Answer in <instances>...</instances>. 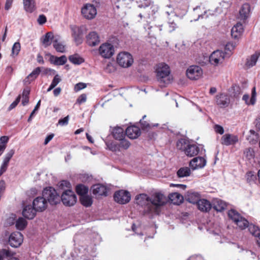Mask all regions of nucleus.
Here are the masks:
<instances>
[{
  "label": "nucleus",
  "instance_id": "nucleus-1",
  "mask_svg": "<svg viewBox=\"0 0 260 260\" xmlns=\"http://www.w3.org/2000/svg\"><path fill=\"white\" fill-rule=\"evenodd\" d=\"M156 77L159 85L165 87L171 83L173 78L170 75V69L168 65L165 63H160L155 67Z\"/></svg>",
  "mask_w": 260,
  "mask_h": 260
},
{
  "label": "nucleus",
  "instance_id": "nucleus-2",
  "mask_svg": "<svg viewBox=\"0 0 260 260\" xmlns=\"http://www.w3.org/2000/svg\"><path fill=\"white\" fill-rule=\"evenodd\" d=\"M167 198L160 192H155L150 197V205L148 207L149 211H152V214H158L160 212V207L167 203Z\"/></svg>",
  "mask_w": 260,
  "mask_h": 260
},
{
  "label": "nucleus",
  "instance_id": "nucleus-3",
  "mask_svg": "<svg viewBox=\"0 0 260 260\" xmlns=\"http://www.w3.org/2000/svg\"><path fill=\"white\" fill-rule=\"evenodd\" d=\"M229 218L231 219L241 230H244L248 225V221L235 209L229 210Z\"/></svg>",
  "mask_w": 260,
  "mask_h": 260
},
{
  "label": "nucleus",
  "instance_id": "nucleus-4",
  "mask_svg": "<svg viewBox=\"0 0 260 260\" xmlns=\"http://www.w3.org/2000/svg\"><path fill=\"white\" fill-rule=\"evenodd\" d=\"M42 196L51 205H56L60 202L59 196L52 187L45 188L43 191Z\"/></svg>",
  "mask_w": 260,
  "mask_h": 260
},
{
  "label": "nucleus",
  "instance_id": "nucleus-5",
  "mask_svg": "<svg viewBox=\"0 0 260 260\" xmlns=\"http://www.w3.org/2000/svg\"><path fill=\"white\" fill-rule=\"evenodd\" d=\"M117 63L122 68H128L134 62L132 55L128 52H122L119 53L117 57Z\"/></svg>",
  "mask_w": 260,
  "mask_h": 260
},
{
  "label": "nucleus",
  "instance_id": "nucleus-6",
  "mask_svg": "<svg viewBox=\"0 0 260 260\" xmlns=\"http://www.w3.org/2000/svg\"><path fill=\"white\" fill-rule=\"evenodd\" d=\"M136 203L144 207V212L145 214H152V211H149L148 207H151L150 205V197L145 193H141L136 196Z\"/></svg>",
  "mask_w": 260,
  "mask_h": 260
},
{
  "label": "nucleus",
  "instance_id": "nucleus-7",
  "mask_svg": "<svg viewBox=\"0 0 260 260\" xmlns=\"http://www.w3.org/2000/svg\"><path fill=\"white\" fill-rule=\"evenodd\" d=\"M61 199L63 205L66 206H72L77 202L76 194L70 189L66 190L62 192Z\"/></svg>",
  "mask_w": 260,
  "mask_h": 260
},
{
  "label": "nucleus",
  "instance_id": "nucleus-8",
  "mask_svg": "<svg viewBox=\"0 0 260 260\" xmlns=\"http://www.w3.org/2000/svg\"><path fill=\"white\" fill-rule=\"evenodd\" d=\"M81 14L85 19L92 20L95 17L97 14V10L93 5L86 4L84 5L81 9Z\"/></svg>",
  "mask_w": 260,
  "mask_h": 260
},
{
  "label": "nucleus",
  "instance_id": "nucleus-9",
  "mask_svg": "<svg viewBox=\"0 0 260 260\" xmlns=\"http://www.w3.org/2000/svg\"><path fill=\"white\" fill-rule=\"evenodd\" d=\"M186 75L190 80H197L203 75V70L198 66H191L186 70Z\"/></svg>",
  "mask_w": 260,
  "mask_h": 260
},
{
  "label": "nucleus",
  "instance_id": "nucleus-10",
  "mask_svg": "<svg viewBox=\"0 0 260 260\" xmlns=\"http://www.w3.org/2000/svg\"><path fill=\"white\" fill-rule=\"evenodd\" d=\"M114 199L117 203L124 204L128 203L131 200V194L126 190H120L115 192Z\"/></svg>",
  "mask_w": 260,
  "mask_h": 260
},
{
  "label": "nucleus",
  "instance_id": "nucleus-11",
  "mask_svg": "<svg viewBox=\"0 0 260 260\" xmlns=\"http://www.w3.org/2000/svg\"><path fill=\"white\" fill-rule=\"evenodd\" d=\"M99 52L102 57L105 58H109L114 53V48L111 44H103L99 48Z\"/></svg>",
  "mask_w": 260,
  "mask_h": 260
},
{
  "label": "nucleus",
  "instance_id": "nucleus-12",
  "mask_svg": "<svg viewBox=\"0 0 260 260\" xmlns=\"http://www.w3.org/2000/svg\"><path fill=\"white\" fill-rule=\"evenodd\" d=\"M225 53L222 51L217 50L214 51L209 56V61L211 64L217 66L221 63L224 58Z\"/></svg>",
  "mask_w": 260,
  "mask_h": 260
},
{
  "label": "nucleus",
  "instance_id": "nucleus-13",
  "mask_svg": "<svg viewBox=\"0 0 260 260\" xmlns=\"http://www.w3.org/2000/svg\"><path fill=\"white\" fill-rule=\"evenodd\" d=\"M22 242L23 235L20 232H14L9 237V243L13 247H18L21 245Z\"/></svg>",
  "mask_w": 260,
  "mask_h": 260
},
{
  "label": "nucleus",
  "instance_id": "nucleus-14",
  "mask_svg": "<svg viewBox=\"0 0 260 260\" xmlns=\"http://www.w3.org/2000/svg\"><path fill=\"white\" fill-rule=\"evenodd\" d=\"M32 205L33 207L37 211L42 212L46 209L47 207V202L43 196L38 197L34 199Z\"/></svg>",
  "mask_w": 260,
  "mask_h": 260
},
{
  "label": "nucleus",
  "instance_id": "nucleus-15",
  "mask_svg": "<svg viewBox=\"0 0 260 260\" xmlns=\"http://www.w3.org/2000/svg\"><path fill=\"white\" fill-rule=\"evenodd\" d=\"M244 31L243 25L241 23H237L231 29V35L232 39L239 41Z\"/></svg>",
  "mask_w": 260,
  "mask_h": 260
},
{
  "label": "nucleus",
  "instance_id": "nucleus-16",
  "mask_svg": "<svg viewBox=\"0 0 260 260\" xmlns=\"http://www.w3.org/2000/svg\"><path fill=\"white\" fill-rule=\"evenodd\" d=\"M206 165V160L203 157L193 158L189 162V166L192 170L204 168Z\"/></svg>",
  "mask_w": 260,
  "mask_h": 260
},
{
  "label": "nucleus",
  "instance_id": "nucleus-17",
  "mask_svg": "<svg viewBox=\"0 0 260 260\" xmlns=\"http://www.w3.org/2000/svg\"><path fill=\"white\" fill-rule=\"evenodd\" d=\"M197 205L198 209L203 212H208L212 207L211 203L206 199H200Z\"/></svg>",
  "mask_w": 260,
  "mask_h": 260
},
{
  "label": "nucleus",
  "instance_id": "nucleus-18",
  "mask_svg": "<svg viewBox=\"0 0 260 260\" xmlns=\"http://www.w3.org/2000/svg\"><path fill=\"white\" fill-rule=\"evenodd\" d=\"M141 132L139 127L136 126L128 127L125 131V134L132 139L138 138L140 135Z\"/></svg>",
  "mask_w": 260,
  "mask_h": 260
},
{
  "label": "nucleus",
  "instance_id": "nucleus-19",
  "mask_svg": "<svg viewBox=\"0 0 260 260\" xmlns=\"http://www.w3.org/2000/svg\"><path fill=\"white\" fill-rule=\"evenodd\" d=\"M86 38L87 44L91 46H96L100 42L99 36L95 31H92L89 33Z\"/></svg>",
  "mask_w": 260,
  "mask_h": 260
},
{
  "label": "nucleus",
  "instance_id": "nucleus-20",
  "mask_svg": "<svg viewBox=\"0 0 260 260\" xmlns=\"http://www.w3.org/2000/svg\"><path fill=\"white\" fill-rule=\"evenodd\" d=\"M92 193L96 197L101 196H107V188L101 184H95L92 186Z\"/></svg>",
  "mask_w": 260,
  "mask_h": 260
},
{
  "label": "nucleus",
  "instance_id": "nucleus-21",
  "mask_svg": "<svg viewBox=\"0 0 260 260\" xmlns=\"http://www.w3.org/2000/svg\"><path fill=\"white\" fill-rule=\"evenodd\" d=\"M37 211L34 207L31 205H27L25 206L22 211L23 216L28 219H33L36 214Z\"/></svg>",
  "mask_w": 260,
  "mask_h": 260
},
{
  "label": "nucleus",
  "instance_id": "nucleus-22",
  "mask_svg": "<svg viewBox=\"0 0 260 260\" xmlns=\"http://www.w3.org/2000/svg\"><path fill=\"white\" fill-rule=\"evenodd\" d=\"M250 5L248 3L244 4L239 10L240 18L241 20L246 19L249 16Z\"/></svg>",
  "mask_w": 260,
  "mask_h": 260
},
{
  "label": "nucleus",
  "instance_id": "nucleus-23",
  "mask_svg": "<svg viewBox=\"0 0 260 260\" xmlns=\"http://www.w3.org/2000/svg\"><path fill=\"white\" fill-rule=\"evenodd\" d=\"M199 152V148L195 144H190L187 145V148L184 151L185 154L189 157H192L197 155Z\"/></svg>",
  "mask_w": 260,
  "mask_h": 260
},
{
  "label": "nucleus",
  "instance_id": "nucleus-24",
  "mask_svg": "<svg viewBox=\"0 0 260 260\" xmlns=\"http://www.w3.org/2000/svg\"><path fill=\"white\" fill-rule=\"evenodd\" d=\"M15 253L11 251L9 249H2L0 250V260H4L5 257H12L8 260H19L15 257H12Z\"/></svg>",
  "mask_w": 260,
  "mask_h": 260
},
{
  "label": "nucleus",
  "instance_id": "nucleus-25",
  "mask_svg": "<svg viewBox=\"0 0 260 260\" xmlns=\"http://www.w3.org/2000/svg\"><path fill=\"white\" fill-rule=\"evenodd\" d=\"M50 61L55 65L61 66L67 62V58L65 55H62L60 57L52 55L50 57Z\"/></svg>",
  "mask_w": 260,
  "mask_h": 260
},
{
  "label": "nucleus",
  "instance_id": "nucleus-26",
  "mask_svg": "<svg viewBox=\"0 0 260 260\" xmlns=\"http://www.w3.org/2000/svg\"><path fill=\"white\" fill-rule=\"evenodd\" d=\"M41 71V68L37 67L32 72L30 73L24 80L25 83L29 84L30 81L34 80L37 78Z\"/></svg>",
  "mask_w": 260,
  "mask_h": 260
},
{
  "label": "nucleus",
  "instance_id": "nucleus-27",
  "mask_svg": "<svg viewBox=\"0 0 260 260\" xmlns=\"http://www.w3.org/2000/svg\"><path fill=\"white\" fill-rule=\"evenodd\" d=\"M249 95L244 94L243 96L242 99H243V100H244L245 102V103L247 105H254L255 104V101H256V91H255V87H253L252 89L251 97L250 100H249Z\"/></svg>",
  "mask_w": 260,
  "mask_h": 260
},
{
  "label": "nucleus",
  "instance_id": "nucleus-28",
  "mask_svg": "<svg viewBox=\"0 0 260 260\" xmlns=\"http://www.w3.org/2000/svg\"><path fill=\"white\" fill-rule=\"evenodd\" d=\"M24 10L28 13H32L35 10V0H23Z\"/></svg>",
  "mask_w": 260,
  "mask_h": 260
},
{
  "label": "nucleus",
  "instance_id": "nucleus-29",
  "mask_svg": "<svg viewBox=\"0 0 260 260\" xmlns=\"http://www.w3.org/2000/svg\"><path fill=\"white\" fill-rule=\"evenodd\" d=\"M260 56V52L256 51L253 54H252L249 59H247L246 66L250 68L255 66L257 59Z\"/></svg>",
  "mask_w": 260,
  "mask_h": 260
},
{
  "label": "nucleus",
  "instance_id": "nucleus-30",
  "mask_svg": "<svg viewBox=\"0 0 260 260\" xmlns=\"http://www.w3.org/2000/svg\"><path fill=\"white\" fill-rule=\"evenodd\" d=\"M125 133H124L123 129L120 127H116L113 129L112 135L117 140L125 138Z\"/></svg>",
  "mask_w": 260,
  "mask_h": 260
},
{
  "label": "nucleus",
  "instance_id": "nucleus-31",
  "mask_svg": "<svg viewBox=\"0 0 260 260\" xmlns=\"http://www.w3.org/2000/svg\"><path fill=\"white\" fill-rule=\"evenodd\" d=\"M81 204L86 207H89L91 206L93 203L92 198L87 194L81 196L80 197Z\"/></svg>",
  "mask_w": 260,
  "mask_h": 260
},
{
  "label": "nucleus",
  "instance_id": "nucleus-32",
  "mask_svg": "<svg viewBox=\"0 0 260 260\" xmlns=\"http://www.w3.org/2000/svg\"><path fill=\"white\" fill-rule=\"evenodd\" d=\"M53 39V35L52 32H49L42 38V44L44 47H47L51 44Z\"/></svg>",
  "mask_w": 260,
  "mask_h": 260
},
{
  "label": "nucleus",
  "instance_id": "nucleus-33",
  "mask_svg": "<svg viewBox=\"0 0 260 260\" xmlns=\"http://www.w3.org/2000/svg\"><path fill=\"white\" fill-rule=\"evenodd\" d=\"M227 95L225 94H220L216 96V103L221 108L226 107Z\"/></svg>",
  "mask_w": 260,
  "mask_h": 260
},
{
  "label": "nucleus",
  "instance_id": "nucleus-34",
  "mask_svg": "<svg viewBox=\"0 0 260 260\" xmlns=\"http://www.w3.org/2000/svg\"><path fill=\"white\" fill-rule=\"evenodd\" d=\"M170 200L174 204H179L183 200V197L178 192H174L170 194L169 196Z\"/></svg>",
  "mask_w": 260,
  "mask_h": 260
},
{
  "label": "nucleus",
  "instance_id": "nucleus-35",
  "mask_svg": "<svg viewBox=\"0 0 260 260\" xmlns=\"http://www.w3.org/2000/svg\"><path fill=\"white\" fill-rule=\"evenodd\" d=\"M190 174L191 171L188 167H181L177 172V175L179 178L188 177Z\"/></svg>",
  "mask_w": 260,
  "mask_h": 260
},
{
  "label": "nucleus",
  "instance_id": "nucleus-36",
  "mask_svg": "<svg viewBox=\"0 0 260 260\" xmlns=\"http://www.w3.org/2000/svg\"><path fill=\"white\" fill-rule=\"evenodd\" d=\"M246 228H248L249 232L253 236H260V230L258 226L248 222V225Z\"/></svg>",
  "mask_w": 260,
  "mask_h": 260
},
{
  "label": "nucleus",
  "instance_id": "nucleus-37",
  "mask_svg": "<svg viewBox=\"0 0 260 260\" xmlns=\"http://www.w3.org/2000/svg\"><path fill=\"white\" fill-rule=\"evenodd\" d=\"M200 194L198 192H191L187 196V200L193 204L197 203L198 201L200 200Z\"/></svg>",
  "mask_w": 260,
  "mask_h": 260
},
{
  "label": "nucleus",
  "instance_id": "nucleus-38",
  "mask_svg": "<svg viewBox=\"0 0 260 260\" xmlns=\"http://www.w3.org/2000/svg\"><path fill=\"white\" fill-rule=\"evenodd\" d=\"M76 191L78 194L81 196L85 195L88 191V188L84 185L78 184L76 187Z\"/></svg>",
  "mask_w": 260,
  "mask_h": 260
},
{
  "label": "nucleus",
  "instance_id": "nucleus-39",
  "mask_svg": "<svg viewBox=\"0 0 260 260\" xmlns=\"http://www.w3.org/2000/svg\"><path fill=\"white\" fill-rule=\"evenodd\" d=\"M225 203L221 200H217L213 203L212 207L218 212H221L225 209Z\"/></svg>",
  "mask_w": 260,
  "mask_h": 260
},
{
  "label": "nucleus",
  "instance_id": "nucleus-40",
  "mask_svg": "<svg viewBox=\"0 0 260 260\" xmlns=\"http://www.w3.org/2000/svg\"><path fill=\"white\" fill-rule=\"evenodd\" d=\"M69 59L75 64H80L84 62V59L76 54L70 56Z\"/></svg>",
  "mask_w": 260,
  "mask_h": 260
},
{
  "label": "nucleus",
  "instance_id": "nucleus-41",
  "mask_svg": "<svg viewBox=\"0 0 260 260\" xmlns=\"http://www.w3.org/2000/svg\"><path fill=\"white\" fill-rule=\"evenodd\" d=\"M9 141L8 136H2L0 138V156L2 154L6 148V144Z\"/></svg>",
  "mask_w": 260,
  "mask_h": 260
},
{
  "label": "nucleus",
  "instance_id": "nucleus-42",
  "mask_svg": "<svg viewBox=\"0 0 260 260\" xmlns=\"http://www.w3.org/2000/svg\"><path fill=\"white\" fill-rule=\"evenodd\" d=\"M27 225V221L22 217H19L16 221V227L19 230H23Z\"/></svg>",
  "mask_w": 260,
  "mask_h": 260
},
{
  "label": "nucleus",
  "instance_id": "nucleus-43",
  "mask_svg": "<svg viewBox=\"0 0 260 260\" xmlns=\"http://www.w3.org/2000/svg\"><path fill=\"white\" fill-rule=\"evenodd\" d=\"M244 156L248 160L253 159L255 156L253 149L250 147L246 148L244 150Z\"/></svg>",
  "mask_w": 260,
  "mask_h": 260
},
{
  "label": "nucleus",
  "instance_id": "nucleus-44",
  "mask_svg": "<svg viewBox=\"0 0 260 260\" xmlns=\"http://www.w3.org/2000/svg\"><path fill=\"white\" fill-rule=\"evenodd\" d=\"M53 45L57 52L63 53L65 51L64 45L57 40H55L53 41Z\"/></svg>",
  "mask_w": 260,
  "mask_h": 260
},
{
  "label": "nucleus",
  "instance_id": "nucleus-45",
  "mask_svg": "<svg viewBox=\"0 0 260 260\" xmlns=\"http://www.w3.org/2000/svg\"><path fill=\"white\" fill-rule=\"evenodd\" d=\"M188 144L189 143L185 139H181L177 141L176 146L178 149L183 150L184 152L187 148V145H188Z\"/></svg>",
  "mask_w": 260,
  "mask_h": 260
},
{
  "label": "nucleus",
  "instance_id": "nucleus-46",
  "mask_svg": "<svg viewBox=\"0 0 260 260\" xmlns=\"http://www.w3.org/2000/svg\"><path fill=\"white\" fill-rule=\"evenodd\" d=\"M29 92V90L27 88L24 89L23 91L22 100V104L23 106H25L28 103Z\"/></svg>",
  "mask_w": 260,
  "mask_h": 260
},
{
  "label": "nucleus",
  "instance_id": "nucleus-47",
  "mask_svg": "<svg viewBox=\"0 0 260 260\" xmlns=\"http://www.w3.org/2000/svg\"><path fill=\"white\" fill-rule=\"evenodd\" d=\"M119 148L126 150L129 147L131 143L127 140L125 139V138H122L121 139L119 140Z\"/></svg>",
  "mask_w": 260,
  "mask_h": 260
},
{
  "label": "nucleus",
  "instance_id": "nucleus-48",
  "mask_svg": "<svg viewBox=\"0 0 260 260\" xmlns=\"http://www.w3.org/2000/svg\"><path fill=\"white\" fill-rule=\"evenodd\" d=\"M233 41L229 42V56L233 54L232 52L239 44V40L233 39Z\"/></svg>",
  "mask_w": 260,
  "mask_h": 260
},
{
  "label": "nucleus",
  "instance_id": "nucleus-49",
  "mask_svg": "<svg viewBox=\"0 0 260 260\" xmlns=\"http://www.w3.org/2000/svg\"><path fill=\"white\" fill-rule=\"evenodd\" d=\"M246 178L247 182L250 183L255 182L256 180V176L252 172H249L246 174Z\"/></svg>",
  "mask_w": 260,
  "mask_h": 260
},
{
  "label": "nucleus",
  "instance_id": "nucleus-50",
  "mask_svg": "<svg viewBox=\"0 0 260 260\" xmlns=\"http://www.w3.org/2000/svg\"><path fill=\"white\" fill-rule=\"evenodd\" d=\"M146 117V115H144L142 119H141L140 121V122L141 123L142 128L143 129H147V128H150L151 127L153 126H157L158 125V124H153V125H150L149 123H148L146 121H144V119Z\"/></svg>",
  "mask_w": 260,
  "mask_h": 260
},
{
  "label": "nucleus",
  "instance_id": "nucleus-51",
  "mask_svg": "<svg viewBox=\"0 0 260 260\" xmlns=\"http://www.w3.org/2000/svg\"><path fill=\"white\" fill-rule=\"evenodd\" d=\"M20 50V44L18 42L15 43L12 49V53L17 55Z\"/></svg>",
  "mask_w": 260,
  "mask_h": 260
},
{
  "label": "nucleus",
  "instance_id": "nucleus-52",
  "mask_svg": "<svg viewBox=\"0 0 260 260\" xmlns=\"http://www.w3.org/2000/svg\"><path fill=\"white\" fill-rule=\"evenodd\" d=\"M75 28L73 29V35L74 37V39L75 42L77 43V44H81L82 42V37L78 33L76 34Z\"/></svg>",
  "mask_w": 260,
  "mask_h": 260
},
{
  "label": "nucleus",
  "instance_id": "nucleus-53",
  "mask_svg": "<svg viewBox=\"0 0 260 260\" xmlns=\"http://www.w3.org/2000/svg\"><path fill=\"white\" fill-rule=\"evenodd\" d=\"M106 144L109 149L112 151H116L119 150L118 145H117L113 142L107 143Z\"/></svg>",
  "mask_w": 260,
  "mask_h": 260
},
{
  "label": "nucleus",
  "instance_id": "nucleus-54",
  "mask_svg": "<svg viewBox=\"0 0 260 260\" xmlns=\"http://www.w3.org/2000/svg\"><path fill=\"white\" fill-rule=\"evenodd\" d=\"M238 141L237 136L229 135V145H234Z\"/></svg>",
  "mask_w": 260,
  "mask_h": 260
},
{
  "label": "nucleus",
  "instance_id": "nucleus-55",
  "mask_svg": "<svg viewBox=\"0 0 260 260\" xmlns=\"http://www.w3.org/2000/svg\"><path fill=\"white\" fill-rule=\"evenodd\" d=\"M41 105V100H39L38 102L37 103V105H36L34 110L31 112L30 113V115L29 117L28 118L27 121L28 122H30L31 121V119L34 115L35 114L36 111L38 110V109L40 108Z\"/></svg>",
  "mask_w": 260,
  "mask_h": 260
},
{
  "label": "nucleus",
  "instance_id": "nucleus-56",
  "mask_svg": "<svg viewBox=\"0 0 260 260\" xmlns=\"http://www.w3.org/2000/svg\"><path fill=\"white\" fill-rule=\"evenodd\" d=\"M153 3L152 0H143L140 5H139V8H146L148 7Z\"/></svg>",
  "mask_w": 260,
  "mask_h": 260
},
{
  "label": "nucleus",
  "instance_id": "nucleus-57",
  "mask_svg": "<svg viewBox=\"0 0 260 260\" xmlns=\"http://www.w3.org/2000/svg\"><path fill=\"white\" fill-rule=\"evenodd\" d=\"M86 87V84L85 83L80 82L76 84L74 87V90L76 92H78L81 89L85 88Z\"/></svg>",
  "mask_w": 260,
  "mask_h": 260
},
{
  "label": "nucleus",
  "instance_id": "nucleus-58",
  "mask_svg": "<svg viewBox=\"0 0 260 260\" xmlns=\"http://www.w3.org/2000/svg\"><path fill=\"white\" fill-rule=\"evenodd\" d=\"M21 99V96L19 95L17 96L16 99L10 105L8 110L11 111L16 107L18 104L19 103Z\"/></svg>",
  "mask_w": 260,
  "mask_h": 260
},
{
  "label": "nucleus",
  "instance_id": "nucleus-59",
  "mask_svg": "<svg viewBox=\"0 0 260 260\" xmlns=\"http://www.w3.org/2000/svg\"><path fill=\"white\" fill-rule=\"evenodd\" d=\"M61 79L58 75H56L51 83V85H53L54 87L60 82Z\"/></svg>",
  "mask_w": 260,
  "mask_h": 260
},
{
  "label": "nucleus",
  "instance_id": "nucleus-60",
  "mask_svg": "<svg viewBox=\"0 0 260 260\" xmlns=\"http://www.w3.org/2000/svg\"><path fill=\"white\" fill-rule=\"evenodd\" d=\"M69 120V116L68 115L62 119H60L58 121V124L60 125L63 126L66 125L68 124Z\"/></svg>",
  "mask_w": 260,
  "mask_h": 260
},
{
  "label": "nucleus",
  "instance_id": "nucleus-61",
  "mask_svg": "<svg viewBox=\"0 0 260 260\" xmlns=\"http://www.w3.org/2000/svg\"><path fill=\"white\" fill-rule=\"evenodd\" d=\"M46 21L47 19L46 16L43 14L39 15L37 20L38 23L40 25H43L46 22Z\"/></svg>",
  "mask_w": 260,
  "mask_h": 260
},
{
  "label": "nucleus",
  "instance_id": "nucleus-62",
  "mask_svg": "<svg viewBox=\"0 0 260 260\" xmlns=\"http://www.w3.org/2000/svg\"><path fill=\"white\" fill-rule=\"evenodd\" d=\"M86 101V95L85 94H82L80 95L77 100V103L81 104L85 102Z\"/></svg>",
  "mask_w": 260,
  "mask_h": 260
},
{
  "label": "nucleus",
  "instance_id": "nucleus-63",
  "mask_svg": "<svg viewBox=\"0 0 260 260\" xmlns=\"http://www.w3.org/2000/svg\"><path fill=\"white\" fill-rule=\"evenodd\" d=\"M214 130L216 133L222 135L224 133V129L221 126L216 124L214 126Z\"/></svg>",
  "mask_w": 260,
  "mask_h": 260
},
{
  "label": "nucleus",
  "instance_id": "nucleus-64",
  "mask_svg": "<svg viewBox=\"0 0 260 260\" xmlns=\"http://www.w3.org/2000/svg\"><path fill=\"white\" fill-rule=\"evenodd\" d=\"M13 72V68L11 66H9L6 68L5 73L7 75L10 77L12 75Z\"/></svg>",
  "mask_w": 260,
  "mask_h": 260
}]
</instances>
